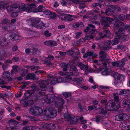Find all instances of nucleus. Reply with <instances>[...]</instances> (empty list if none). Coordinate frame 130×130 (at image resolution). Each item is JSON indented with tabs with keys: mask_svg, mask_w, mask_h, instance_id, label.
I'll return each instance as SVG.
<instances>
[{
	"mask_svg": "<svg viewBox=\"0 0 130 130\" xmlns=\"http://www.w3.org/2000/svg\"><path fill=\"white\" fill-rule=\"evenodd\" d=\"M44 101L47 104L53 103L58 109H61L63 108V105L64 103L63 100L58 96H56L51 94L49 97L47 95L44 96Z\"/></svg>",
	"mask_w": 130,
	"mask_h": 130,
	"instance_id": "2",
	"label": "nucleus"
},
{
	"mask_svg": "<svg viewBox=\"0 0 130 130\" xmlns=\"http://www.w3.org/2000/svg\"><path fill=\"white\" fill-rule=\"evenodd\" d=\"M122 106L127 107L130 106V100H124L122 103Z\"/></svg>",
	"mask_w": 130,
	"mask_h": 130,
	"instance_id": "25",
	"label": "nucleus"
},
{
	"mask_svg": "<svg viewBox=\"0 0 130 130\" xmlns=\"http://www.w3.org/2000/svg\"><path fill=\"white\" fill-rule=\"evenodd\" d=\"M113 76L116 80H120L122 78L123 76L121 75L118 73H114L113 74Z\"/></svg>",
	"mask_w": 130,
	"mask_h": 130,
	"instance_id": "28",
	"label": "nucleus"
},
{
	"mask_svg": "<svg viewBox=\"0 0 130 130\" xmlns=\"http://www.w3.org/2000/svg\"><path fill=\"white\" fill-rule=\"evenodd\" d=\"M33 93V91L29 90L28 92L25 93L24 94V96L26 98H29Z\"/></svg>",
	"mask_w": 130,
	"mask_h": 130,
	"instance_id": "31",
	"label": "nucleus"
},
{
	"mask_svg": "<svg viewBox=\"0 0 130 130\" xmlns=\"http://www.w3.org/2000/svg\"><path fill=\"white\" fill-rule=\"evenodd\" d=\"M12 69L11 71V75L15 74L17 72V69L18 68V67L17 66H13L12 67Z\"/></svg>",
	"mask_w": 130,
	"mask_h": 130,
	"instance_id": "27",
	"label": "nucleus"
},
{
	"mask_svg": "<svg viewBox=\"0 0 130 130\" xmlns=\"http://www.w3.org/2000/svg\"><path fill=\"white\" fill-rule=\"evenodd\" d=\"M31 114L34 115H39L42 113L44 115V117H54L57 115L56 110L53 108H47L43 111L42 109L39 107H32L30 109Z\"/></svg>",
	"mask_w": 130,
	"mask_h": 130,
	"instance_id": "1",
	"label": "nucleus"
},
{
	"mask_svg": "<svg viewBox=\"0 0 130 130\" xmlns=\"http://www.w3.org/2000/svg\"><path fill=\"white\" fill-rule=\"evenodd\" d=\"M57 44V42L54 41H51V46H56Z\"/></svg>",
	"mask_w": 130,
	"mask_h": 130,
	"instance_id": "54",
	"label": "nucleus"
},
{
	"mask_svg": "<svg viewBox=\"0 0 130 130\" xmlns=\"http://www.w3.org/2000/svg\"><path fill=\"white\" fill-rule=\"evenodd\" d=\"M63 95L66 98H68L71 95V93L69 92H65L63 94Z\"/></svg>",
	"mask_w": 130,
	"mask_h": 130,
	"instance_id": "47",
	"label": "nucleus"
},
{
	"mask_svg": "<svg viewBox=\"0 0 130 130\" xmlns=\"http://www.w3.org/2000/svg\"><path fill=\"white\" fill-rule=\"evenodd\" d=\"M116 93L113 94V97L115 100L117 102H118L119 101L120 99L119 96Z\"/></svg>",
	"mask_w": 130,
	"mask_h": 130,
	"instance_id": "42",
	"label": "nucleus"
},
{
	"mask_svg": "<svg viewBox=\"0 0 130 130\" xmlns=\"http://www.w3.org/2000/svg\"><path fill=\"white\" fill-rule=\"evenodd\" d=\"M2 76L3 78L7 79L10 81L12 80V79L10 76V73L8 71L4 72L2 74Z\"/></svg>",
	"mask_w": 130,
	"mask_h": 130,
	"instance_id": "18",
	"label": "nucleus"
},
{
	"mask_svg": "<svg viewBox=\"0 0 130 130\" xmlns=\"http://www.w3.org/2000/svg\"><path fill=\"white\" fill-rule=\"evenodd\" d=\"M44 35L47 37L50 36L51 35V33H50L47 30L45 31L44 32Z\"/></svg>",
	"mask_w": 130,
	"mask_h": 130,
	"instance_id": "52",
	"label": "nucleus"
},
{
	"mask_svg": "<svg viewBox=\"0 0 130 130\" xmlns=\"http://www.w3.org/2000/svg\"><path fill=\"white\" fill-rule=\"evenodd\" d=\"M91 29L89 27L87 26L86 29L84 30V32L86 33H88L89 32V31H90Z\"/></svg>",
	"mask_w": 130,
	"mask_h": 130,
	"instance_id": "58",
	"label": "nucleus"
},
{
	"mask_svg": "<svg viewBox=\"0 0 130 130\" xmlns=\"http://www.w3.org/2000/svg\"><path fill=\"white\" fill-rule=\"evenodd\" d=\"M129 93H130L129 89H123L121 90H117L116 92V93L119 95H122Z\"/></svg>",
	"mask_w": 130,
	"mask_h": 130,
	"instance_id": "20",
	"label": "nucleus"
},
{
	"mask_svg": "<svg viewBox=\"0 0 130 130\" xmlns=\"http://www.w3.org/2000/svg\"><path fill=\"white\" fill-rule=\"evenodd\" d=\"M43 12V13L46 15H50L51 13V11L49 10H44Z\"/></svg>",
	"mask_w": 130,
	"mask_h": 130,
	"instance_id": "55",
	"label": "nucleus"
},
{
	"mask_svg": "<svg viewBox=\"0 0 130 130\" xmlns=\"http://www.w3.org/2000/svg\"><path fill=\"white\" fill-rule=\"evenodd\" d=\"M116 20L112 18L108 17H103L101 21V23L102 25L106 27L110 26V24L112 21L114 23V20Z\"/></svg>",
	"mask_w": 130,
	"mask_h": 130,
	"instance_id": "6",
	"label": "nucleus"
},
{
	"mask_svg": "<svg viewBox=\"0 0 130 130\" xmlns=\"http://www.w3.org/2000/svg\"><path fill=\"white\" fill-rule=\"evenodd\" d=\"M31 25L38 29H42L45 28L46 24L41 21L40 18H36L32 20Z\"/></svg>",
	"mask_w": 130,
	"mask_h": 130,
	"instance_id": "4",
	"label": "nucleus"
},
{
	"mask_svg": "<svg viewBox=\"0 0 130 130\" xmlns=\"http://www.w3.org/2000/svg\"><path fill=\"white\" fill-rule=\"evenodd\" d=\"M78 0H71L68 3L70 4H73L74 3H78Z\"/></svg>",
	"mask_w": 130,
	"mask_h": 130,
	"instance_id": "57",
	"label": "nucleus"
},
{
	"mask_svg": "<svg viewBox=\"0 0 130 130\" xmlns=\"http://www.w3.org/2000/svg\"><path fill=\"white\" fill-rule=\"evenodd\" d=\"M12 60L15 62H18L19 60V58L17 57H13L12 59Z\"/></svg>",
	"mask_w": 130,
	"mask_h": 130,
	"instance_id": "61",
	"label": "nucleus"
},
{
	"mask_svg": "<svg viewBox=\"0 0 130 130\" xmlns=\"http://www.w3.org/2000/svg\"><path fill=\"white\" fill-rule=\"evenodd\" d=\"M40 90L39 88L36 86H31V90L30 91H33V93H35V92H36L37 93H38Z\"/></svg>",
	"mask_w": 130,
	"mask_h": 130,
	"instance_id": "26",
	"label": "nucleus"
},
{
	"mask_svg": "<svg viewBox=\"0 0 130 130\" xmlns=\"http://www.w3.org/2000/svg\"><path fill=\"white\" fill-rule=\"evenodd\" d=\"M8 44V42L6 41V39L4 37H2L0 38V45L4 46L7 45Z\"/></svg>",
	"mask_w": 130,
	"mask_h": 130,
	"instance_id": "22",
	"label": "nucleus"
},
{
	"mask_svg": "<svg viewBox=\"0 0 130 130\" xmlns=\"http://www.w3.org/2000/svg\"><path fill=\"white\" fill-rule=\"evenodd\" d=\"M60 65L63 68V71H67L68 68V64L64 63H62L60 64Z\"/></svg>",
	"mask_w": 130,
	"mask_h": 130,
	"instance_id": "33",
	"label": "nucleus"
},
{
	"mask_svg": "<svg viewBox=\"0 0 130 130\" xmlns=\"http://www.w3.org/2000/svg\"><path fill=\"white\" fill-rule=\"evenodd\" d=\"M104 31H103L101 33H99V36L101 38H107L104 34Z\"/></svg>",
	"mask_w": 130,
	"mask_h": 130,
	"instance_id": "48",
	"label": "nucleus"
},
{
	"mask_svg": "<svg viewBox=\"0 0 130 130\" xmlns=\"http://www.w3.org/2000/svg\"><path fill=\"white\" fill-rule=\"evenodd\" d=\"M125 31L123 28H120L118 31L115 33L116 36H118L119 38L123 40H125L124 38L126 37L124 34Z\"/></svg>",
	"mask_w": 130,
	"mask_h": 130,
	"instance_id": "13",
	"label": "nucleus"
},
{
	"mask_svg": "<svg viewBox=\"0 0 130 130\" xmlns=\"http://www.w3.org/2000/svg\"><path fill=\"white\" fill-rule=\"evenodd\" d=\"M20 74L21 76L24 77L26 79H33L36 76L34 73H28L27 74V71L24 69V68L21 67L19 68Z\"/></svg>",
	"mask_w": 130,
	"mask_h": 130,
	"instance_id": "5",
	"label": "nucleus"
},
{
	"mask_svg": "<svg viewBox=\"0 0 130 130\" xmlns=\"http://www.w3.org/2000/svg\"><path fill=\"white\" fill-rule=\"evenodd\" d=\"M37 94L38 95V96H43L44 97L43 98H44V96H46V94L44 92H42V91H39L37 93Z\"/></svg>",
	"mask_w": 130,
	"mask_h": 130,
	"instance_id": "43",
	"label": "nucleus"
},
{
	"mask_svg": "<svg viewBox=\"0 0 130 130\" xmlns=\"http://www.w3.org/2000/svg\"><path fill=\"white\" fill-rule=\"evenodd\" d=\"M35 127L33 126H28L24 127L23 130H35Z\"/></svg>",
	"mask_w": 130,
	"mask_h": 130,
	"instance_id": "38",
	"label": "nucleus"
},
{
	"mask_svg": "<svg viewBox=\"0 0 130 130\" xmlns=\"http://www.w3.org/2000/svg\"><path fill=\"white\" fill-rule=\"evenodd\" d=\"M90 0H85L84 1L80 2L78 0V3L77 4H80V5H79V7L80 9H83L84 8L85 6V3L86 2H90Z\"/></svg>",
	"mask_w": 130,
	"mask_h": 130,
	"instance_id": "23",
	"label": "nucleus"
},
{
	"mask_svg": "<svg viewBox=\"0 0 130 130\" xmlns=\"http://www.w3.org/2000/svg\"><path fill=\"white\" fill-rule=\"evenodd\" d=\"M18 13L17 12H14L12 13L11 14V17L13 18H15L18 16Z\"/></svg>",
	"mask_w": 130,
	"mask_h": 130,
	"instance_id": "56",
	"label": "nucleus"
},
{
	"mask_svg": "<svg viewBox=\"0 0 130 130\" xmlns=\"http://www.w3.org/2000/svg\"><path fill=\"white\" fill-rule=\"evenodd\" d=\"M67 15H66L64 13H60L58 16V17L61 20L66 21Z\"/></svg>",
	"mask_w": 130,
	"mask_h": 130,
	"instance_id": "34",
	"label": "nucleus"
},
{
	"mask_svg": "<svg viewBox=\"0 0 130 130\" xmlns=\"http://www.w3.org/2000/svg\"><path fill=\"white\" fill-rule=\"evenodd\" d=\"M8 122L9 124V127H7L6 130H16V125L17 121L13 119L9 120Z\"/></svg>",
	"mask_w": 130,
	"mask_h": 130,
	"instance_id": "10",
	"label": "nucleus"
},
{
	"mask_svg": "<svg viewBox=\"0 0 130 130\" xmlns=\"http://www.w3.org/2000/svg\"><path fill=\"white\" fill-rule=\"evenodd\" d=\"M113 24L115 28L117 29L123 28L124 25V24L123 22L116 20H114Z\"/></svg>",
	"mask_w": 130,
	"mask_h": 130,
	"instance_id": "14",
	"label": "nucleus"
},
{
	"mask_svg": "<svg viewBox=\"0 0 130 130\" xmlns=\"http://www.w3.org/2000/svg\"><path fill=\"white\" fill-rule=\"evenodd\" d=\"M116 106L115 102L110 101H108L106 105L105 106V109L108 111H112L114 109V108Z\"/></svg>",
	"mask_w": 130,
	"mask_h": 130,
	"instance_id": "9",
	"label": "nucleus"
},
{
	"mask_svg": "<svg viewBox=\"0 0 130 130\" xmlns=\"http://www.w3.org/2000/svg\"><path fill=\"white\" fill-rule=\"evenodd\" d=\"M7 9V11H11L14 10L12 6H8Z\"/></svg>",
	"mask_w": 130,
	"mask_h": 130,
	"instance_id": "64",
	"label": "nucleus"
},
{
	"mask_svg": "<svg viewBox=\"0 0 130 130\" xmlns=\"http://www.w3.org/2000/svg\"><path fill=\"white\" fill-rule=\"evenodd\" d=\"M120 39L119 37L115 36L114 39L111 41V45H114L118 43L119 42V39Z\"/></svg>",
	"mask_w": 130,
	"mask_h": 130,
	"instance_id": "24",
	"label": "nucleus"
},
{
	"mask_svg": "<svg viewBox=\"0 0 130 130\" xmlns=\"http://www.w3.org/2000/svg\"><path fill=\"white\" fill-rule=\"evenodd\" d=\"M44 63L46 65H52V63L50 60H48V59H46L44 60Z\"/></svg>",
	"mask_w": 130,
	"mask_h": 130,
	"instance_id": "51",
	"label": "nucleus"
},
{
	"mask_svg": "<svg viewBox=\"0 0 130 130\" xmlns=\"http://www.w3.org/2000/svg\"><path fill=\"white\" fill-rule=\"evenodd\" d=\"M71 17H73L74 18H75L76 16L75 15H72L70 14H68L67 15L66 20V21H68L71 22L74 20V19Z\"/></svg>",
	"mask_w": 130,
	"mask_h": 130,
	"instance_id": "29",
	"label": "nucleus"
},
{
	"mask_svg": "<svg viewBox=\"0 0 130 130\" xmlns=\"http://www.w3.org/2000/svg\"><path fill=\"white\" fill-rule=\"evenodd\" d=\"M110 69L109 68H107L105 67V69H103L102 68H100L98 71L96 72L99 73L100 71H101V74L103 75H107L110 72Z\"/></svg>",
	"mask_w": 130,
	"mask_h": 130,
	"instance_id": "16",
	"label": "nucleus"
},
{
	"mask_svg": "<svg viewBox=\"0 0 130 130\" xmlns=\"http://www.w3.org/2000/svg\"><path fill=\"white\" fill-rule=\"evenodd\" d=\"M21 104L23 105V106L25 107H27V105L26 104V102L25 100H22L21 101Z\"/></svg>",
	"mask_w": 130,
	"mask_h": 130,
	"instance_id": "44",
	"label": "nucleus"
},
{
	"mask_svg": "<svg viewBox=\"0 0 130 130\" xmlns=\"http://www.w3.org/2000/svg\"><path fill=\"white\" fill-rule=\"evenodd\" d=\"M104 32V34L106 37H109L110 35V33L109 30H105L103 31Z\"/></svg>",
	"mask_w": 130,
	"mask_h": 130,
	"instance_id": "41",
	"label": "nucleus"
},
{
	"mask_svg": "<svg viewBox=\"0 0 130 130\" xmlns=\"http://www.w3.org/2000/svg\"><path fill=\"white\" fill-rule=\"evenodd\" d=\"M50 84L46 80H42L40 83V88L42 91H45L47 89V86Z\"/></svg>",
	"mask_w": 130,
	"mask_h": 130,
	"instance_id": "15",
	"label": "nucleus"
},
{
	"mask_svg": "<svg viewBox=\"0 0 130 130\" xmlns=\"http://www.w3.org/2000/svg\"><path fill=\"white\" fill-rule=\"evenodd\" d=\"M40 52V50L36 48H32L31 51V53L32 54L34 55L39 54Z\"/></svg>",
	"mask_w": 130,
	"mask_h": 130,
	"instance_id": "30",
	"label": "nucleus"
},
{
	"mask_svg": "<svg viewBox=\"0 0 130 130\" xmlns=\"http://www.w3.org/2000/svg\"><path fill=\"white\" fill-rule=\"evenodd\" d=\"M19 11H23L25 10V5L23 4H20L19 5Z\"/></svg>",
	"mask_w": 130,
	"mask_h": 130,
	"instance_id": "37",
	"label": "nucleus"
},
{
	"mask_svg": "<svg viewBox=\"0 0 130 130\" xmlns=\"http://www.w3.org/2000/svg\"><path fill=\"white\" fill-rule=\"evenodd\" d=\"M8 6V3H4L2 4H0V8L5 9L6 8H7Z\"/></svg>",
	"mask_w": 130,
	"mask_h": 130,
	"instance_id": "49",
	"label": "nucleus"
},
{
	"mask_svg": "<svg viewBox=\"0 0 130 130\" xmlns=\"http://www.w3.org/2000/svg\"><path fill=\"white\" fill-rule=\"evenodd\" d=\"M46 59L50 60H52L54 59V57L52 56L49 55L47 57Z\"/></svg>",
	"mask_w": 130,
	"mask_h": 130,
	"instance_id": "59",
	"label": "nucleus"
},
{
	"mask_svg": "<svg viewBox=\"0 0 130 130\" xmlns=\"http://www.w3.org/2000/svg\"><path fill=\"white\" fill-rule=\"evenodd\" d=\"M78 66L79 67L80 69L82 70H86L85 71L86 73H88L89 72L88 70V66L85 65L81 62L79 63L78 64Z\"/></svg>",
	"mask_w": 130,
	"mask_h": 130,
	"instance_id": "21",
	"label": "nucleus"
},
{
	"mask_svg": "<svg viewBox=\"0 0 130 130\" xmlns=\"http://www.w3.org/2000/svg\"><path fill=\"white\" fill-rule=\"evenodd\" d=\"M50 15V17L51 19H54L57 15L55 13L53 12H51Z\"/></svg>",
	"mask_w": 130,
	"mask_h": 130,
	"instance_id": "46",
	"label": "nucleus"
},
{
	"mask_svg": "<svg viewBox=\"0 0 130 130\" xmlns=\"http://www.w3.org/2000/svg\"><path fill=\"white\" fill-rule=\"evenodd\" d=\"M5 63L7 65L12 63V61L10 59H8L5 61Z\"/></svg>",
	"mask_w": 130,
	"mask_h": 130,
	"instance_id": "62",
	"label": "nucleus"
},
{
	"mask_svg": "<svg viewBox=\"0 0 130 130\" xmlns=\"http://www.w3.org/2000/svg\"><path fill=\"white\" fill-rule=\"evenodd\" d=\"M92 6L93 8L94 9H95V10H94L91 12V13L93 14L94 13V12L97 13L98 12L99 10L98 7H101V5L100 3H94L92 4Z\"/></svg>",
	"mask_w": 130,
	"mask_h": 130,
	"instance_id": "17",
	"label": "nucleus"
},
{
	"mask_svg": "<svg viewBox=\"0 0 130 130\" xmlns=\"http://www.w3.org/2000/svg\"><path fill=\"white\" fill-rule=\"evenodd\" d=\"M34 102L32 100H29L26 102V104L27 105V106L31 105L33 104Z\"/></svg>",
	"mask_w": 130,
	"mask_h": 130,
	"instance_id": "53",
	"label": "nucleus"
},
{
	"mask_svg": "<svg viewBox=\"0 0 130 130\" xmlns=\"http://www.w3.org/2000/svg\"><path fill=\"white\" fill-rule=\"evenodd\" d=\"M57 125V124L53 123H50L49 125V127L52 130H55L56 129V127Z\"/></svg>",
	"mask_w": 130,
	"mask_h": 130,
	"instance_id": "40",
	"label": "nucleus"
},
{
	"mask_svg": "<svg viewBox=\"0 0 130 130\" xmlns=\"http://www.w3.org/2000/svg\"><path fill=\"white\" fill-rule=\"evenodd\" d=\"M8 68V66L7 65H6L4 64H2V68L3 70L4 71H6Z\"/></svg>",
	"mask_w": 130,
	"mask_h": 130,
	"instance_id": "50",
	"label": "nucleus"
},
{
	"mask_svg": "<svg viewBox=\"0 0 130 130\" xmlns=\"http://www.w3.org/2000/svg\"><path fill=\"white\" fill-rule=\"evenodd\" d=\"M127 60V58H124L119 61L113 62L112 64L113 66L121 68L124 65L125 63Z\"/></svg>",
	"mask_w": 130,
	"mask_h": 130,
	"instance_id": "7",
	"label": "nucleus"
},
{
	"mask_svg": "<svg viewBox=\"0 0 130 130\" xmlns=\"http://www.w3.org/2000/svg\"><path fill=\"white\" fill-rule=\"evenodd\" d=\"M129 115L125 114H121L116 115L115 117L116 120L120 121H123L129 119Z\"/></svg>",
	"mask_w": 130,
	"mask_h": 130,
	"instance_id": "8",
	"label": "nucleus"
},
{
	"mask_svg": "<svg viewBox=\"0 0 130 130\" xmlns=\"http://www.w3.org/2000/svg\"><path fill=\"white\" fill-rule=\"evenodd\" d=\"M78 121V118L76 117H74L72 118L70 121V123L72 124H75Z\"/></svg>",
	"mask_w": 130,
	"mask_h": 130,
	"instance_id": "32",
	"label": "nucleus"
},
{
	"mask_svg": "<svg viewBox=\"0 0 130 130\" xmlns=\"http://www.w3.org/2000/svg\"><path fill=\"white\" fill-rule=\"evenodd\" d=\"M107 112V111H106L104 110L103 109H101V112L99 114V116L100 117L96 116L95 118L93 119V120L98 123L102 120V118L101 117H104V115L103 114H105Z\"/></svg>",
	"mask_w": 130,
	"mask_h": 130,
	"instance_id": "12",
	"label": "nucleus"
},
{
	"mask_svg": "<svg viewBox=\"0 0 130 130\" xmlns=\"http://www.w3.org/2000/svg\"><path fill=\"white\" fill-rule=\"evenodd\" d=\"M27 67L29 69L32 71L39 69H40V67L34 65L31 66H27Z\"/></svg>",
	"mask_w": 130,
	"mask_h": 130,
	"instance_id": "35",
	"label": "nucleus"
},
{
	"mask_svg": "<svg viewBox=\"0 0 130 130\" xmlns=\"http://www.w3.org/2000/svg\"><path fill=\"white\" fill-rule=\"evenodd\" d=\"M101 60L99 61V62H98V61L96 60L93 61V63H97L98 65H100L102 63L105 66H106L107 65V63H108L109 62L108 56L107 54L103 51H101L99 54Z\"/></svg>",
	"mask_w": 130,
	"mask_h": 130,
	"instance_id": "3",
	"label": "nucleus"
},
{
	"mask_svg": "<svg viewBox=\"0 0 130 130\" xmlns=\"http://www.w3.org/2000/svg\"><path fill=\"white\" fill-rule=\"evenodd\" d=\"M94 37V35L90 34L85 36L84 39L85 40H89L91 39H93Z\"/></svg>",
	"mask_w": 130,
	"mask_h": 130,
	"instance_id": "36",
	"label": "nucleus"
},
{
	"mask_svg": "<svg viewBox=\"0 0 130 130\" xmlns=\"http://www.w3.org/2000/svg\"><path fill=\"white\" fill-rule=\"evenodd\" d=\"M120 127L123 130H126L127 129L126 126L123 124H120Z\"/></svg>",
	"mask_w": 130,
	"mask_h": 130,
	"instance_id": "60",
	"label": "nucleus"
},
{
	"mask_svg": "<svg viewBox=\"0 0 130 130\" xmlns=\"http://www.w3.org/2000/svg\"><path fill=\"white\" fill-rule=\"evenodd\" d=\"M35 7L36 5L34 4L28 5L26 8V11L29 12H31L32 11V8H35Z\"/></svg>",
	"mask_w": 130,
	"mask_h": 130,
	"instance_id": "19",
	"label": "nucleus"
},
{
	"mask_svg": "<svg viewBox=\"0 0 130 130\" xmlns=\"http://www.w3.org/2000/svg\"><path fill=\"white\" fill-rule=\"evenodd\" d=\"M118 18L120 20L124 21L125 19V17L124 15L122 14L119 15Z\"/></svg>",
	"mask_w": 130,
	"mask_h": 130,
	"instance_id": "45",
	"label": "nucleus"
},
{
	"mask_svg": "<svg viewBox=\"0 0 130 130\" xmlns=\"http://www.w3.org/2000/svg\"><path fill=\"white\" fill-rule=\"evenodd\" d=\"M64 118L67 120L70 121L71 119V117L67 113H65L64 115Z\"/></svg>",
	"mask_w": 130,
	"mask_h": 130,
	"instance_id": "39",
	"label": "nucleus"
},
{
	"mask_svg": "<svg viewBox=\"0 0 130 130\" xmlns=\"http://www.w3.org/2000/svg\"><path fill=\"white\" fill-rule=\"evenodd\" d=\"M64 78L62 77L57 78L56 77L51 78L49 81L50 85H55L58 83L64 82H63Z\"/></svg>",
	"mask_w": 130,
	"mask_h": 130,
	"instance_id": "11",
	"label": "nucleus"
},
{
	"mask_svg": "<svg viewBox=\"0 0 130 130\" xmlns=\"http://www.w3.org/2000/svg\"><path fill=\"white\" fill-rule=\"evenodd\" d=\"M97 33L98 31L94 29H92L91 30H90V31H89V33L90 34H96Z\"/></svg>",
	"mask_w": 130,
	"mask_h": 130,
	"instance_id": "63",
	"label": "nucleus"
}]
</instances>
